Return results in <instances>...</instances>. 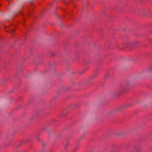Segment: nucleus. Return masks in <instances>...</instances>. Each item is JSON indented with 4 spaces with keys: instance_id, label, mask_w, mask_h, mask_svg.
Returning <instances> with one entry per match:
<instances>
[{
    "instance_id": "obj_9",
    "label": "nucleus",
    "mask_w": 152,
    "mask_h": 152,
    "mask_svg": "<svg viewBox=\"0 0 152 152\" xmlns=\"http://www.w3.org/2000/svg\"><path fill=\"white\" fill-rule=\"evenodd\" d=\"M1 6V4L0 5V6Z\"/></svg>"
},
{
    "instance_id": "obj_6",
    "label": "nucleus",
    "mask_w": 152,
    "mask_h": 152,
    "mask_svg": "<svg viewBox=\"0 0 152 152\" xmlns=\"http://www.w3.org/2000/svg\"><path fill=\"white\" fill-rule=\"evenodd\" d=\"M124 92V91H121V92H120L119 93V95H121V94H122Z\"/></svg>"
},
{
    "instance_id": "obj_8",
    "label": "nucleus",
    "mask_w": 152,
    "mask_h": 152,
    "mask_svg": "<svg viewBox=\"0 0 152 152\" xmlns=\"http://www.w3.org/2000/svg\"><path fill=\"white\" fill-rule=\"evenodd\" d=\"M8 21L9 22H10V21L11 20H10V19H8Z\"/></svg>"
},
{
    "instance_id": "obj_5",
    "label": "nucleus",
    "mask_w": 152,
    "mask_h": 152,
    "mask_svg": "<svg viewBox=\"0 0 152 152\" xmlns=\"http://www.w3.org/2000/svg\"><path fill=\"white\" fill-rule=\"evenodd\" d=\"M4 27H5V30L6 31V32H10L9 31V30H6V28H7V27H5V26H4Z\"/></svg>"
},
{
    "instance_id": "obj_1",
    "label": "nucleus",
    "mask_w": 152,
    "mask_h": 152,
    "mask_svg": "<svg viewBox=\"0 0 152 152\" xmlns=\"http://www.w3.org/2000/svg\"><path fill=\"white\" fill-rule=\"evenodd\" d=\"M30 7L29 9V13L28 14V16L29 17H30L31 16V14L33 12L34 9V6L33 1L30 2Z\"/></svg>"
},
{
    "instance_id": "obj_2",
    "label": "nucleus",
    "mask_w": 152,
    "mask_h": 152,
    "mask_svg": "<svg viewBox=\"0 0 152 152\" xmlns=\"http://www.w3.org/2000/svg\"><path fill=\"white\" fill-rule=\"evenodd\" d=\"M24 8V5L23 4H22L20 7V10L18 11V13H16L14 15L11 17L13 18L15 17H17L18 15L22 13V10H23Z\"/></svg>"
},
{
    "instance_id": "obj_3",
    "label": "nucleus",
    "mask_w": 152,
    "mask_h": 152,
    "mask_svg": "<svg viewBox=\"0 0 152 152\" xmlns=\"http://www.w3.org/2000/svg\"><path fill=\"white\" fill-rule=\"evenodd\" d=\"M68 1H69V0H65V1H64V3L66 4H68Z\"/></svg>"
},
{
    "instance_id": "obj_4",
    "label": "nucleus",
    "mask_w": 152,
    "mask_h": 152,
    "mask_svg": "<svg viewBox=\"0 0 152 152\" xmlns=\"http://www.w3.org/2000/svg\"><path fill=\"white\" fill-rule=\"evenodd\" d=\"M11 32H10L11 33L13 34L14 33V31H15V29H12L11 30Z\"/></svg>"
},
{
    "instance_id": "obj_7",
    "label": "nucleus",
    "mask_w": 152,
    "mask_h": 152,
    "mask_svg": "<svg viewBox=\"0 0 152 152\" xmlns=\"http://www.w3.org/2000/svg\"><path fill=\"white\" fill-rule=\"evenodd\" d=\"M23 20H24V22H25V18H23Z\"/></svg>"
},
{
    "instance_id": "obj_10",
    "label": "nucleus",
    "mask_w": 152,
    "mask_h": 152,
    "mask_svg": "<svg viewBox=\"0 0 152 152\" xmlns=\"http://www.w3.org/2000/svg\"><path fill=\"white\" fill-rule=\"evenodd\" d=\"M71 0V1H72V0Z\"/></svg>"
}]
</instances>
